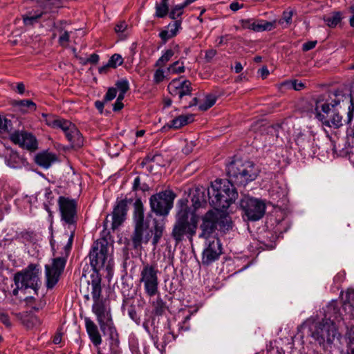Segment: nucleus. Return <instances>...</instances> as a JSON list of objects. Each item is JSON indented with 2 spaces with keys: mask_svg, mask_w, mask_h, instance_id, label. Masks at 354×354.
Segmentation results:
<instances>
[{
  "mask_svg": "<svg viewBox=\"0 0 354 354\" xmlns=\"http://www.w3.org/2000/svg\"><path fill=\"white\" fill-rule=\"evenodd\" d=\"M10 126V121L6 119L2 118L0 116V134L6 133L8 131V127Z\"/></svg>",
  "mask_w": 354,
  "mask_h": 354,
  "instance_id": "obj_49",
  "label": "nucleus"
},
{
  "mask_svg": "<svg viewBox=\"0 0 354 354\" xmlns=\"http://www.w3.org/2000/svg\"><path fill=\"white\" fill-rule=\"evenodd\" d=\"M349 11L352 15L349 19V24L351 27L354 28V5L350 6Z\"/></svg>",
  "mask_w": 354,
  "mask_h": 354,
  "instance_id": "obj_64",
  "label": "nucleus"
},
{
  "mask_svg": "<svg viewBox=\"0 0 354 354\" xmlns=\"http://www.w3.org/2000/svg\"><path fill=\"white\" fill-rule=\"evenodd\" d=\"M346 97L340 91H333L318 95L314 99L315 112L316 118L322 122V117L329 120L337 107L340 106L341 102Z\"/></svg>",
  "mask_w": 354,
  "mask_h": 354,
  "instance_id": "obj_6",
  "label": "nucleus"
},
{
  "mask_svg": "<svg viewBox=\"0 0 354 354\" xmlns=\"http://www.w3.org/2000/svg\"><path fill=\"white\" fill-rule=\"evenodd\" d=\"M259 173L258 167L251 161L235 160L227 165V174L230 180L239 185H245L254 180Z\"/></svg>",
  "mask_w": 354,
  "mask_h": 354,
  "instance_id": "obj_5",
  "label": "nucleus"
},
{
  "mask_svg": "<svg viewBox=\"0 0 354 354\" xmlns=\"http://www.w3.org/2000/svg\"><path fill=\"white\" fill-rule=\"evenodd\" d=\"M169 72L172 73H183L185 72V68L183 62H180V60H177L167 68Z\"/></svg>",
  "mask_w": 354,
  "mask_h": 354,
  "instance_id": "obj_41",
  "label": "nucleus"
},
{
  "mask_svg": "<svg viewBox=\"0 0 354 354\" xmlns=\"http://www.w3.org/2000/svg\"><path fill=\"white\" fill-rule=\"evenodd\" d=\"M93 311L97 315L102 332H113L115 330L112 321L104 315V308L100 303V300L94 301Z\"/></svg>",
  "mask_w": 354,
  "mask_h": 354,
  "instance_id": "obj_20",
  "label": "nucleus"
},
{
  "mask_svg": "<svg viewBox=\"0 0 354 354\" xmlns=\"http://www.w3.org/2000/svg\"><path fill=\"white\" fill-rule=\"evenodd\" d=\"M32 233L29 232H22L19 236L24 241H30L32 239Z\"/></svg>",
  "mask_w": 354,
  "mask_h": 354,
  "instance_id": "obj_60",
  "label": "nucleus"
},
{
  "mask_svg": "<svg viewBox=\"0 0 354 354\" xmlns=\"http://www.w3.org/2000/svg\"><path fill=\"white\" fill-rule=\"evenodd\" d=\"M191 201L194 208L192 212H195L196 209L202 206L203 203H205L204 190L200 188L195 189L192 193Z\"/></svg>",
  "mask_w": 354,
  "mask_h": 354,
  "instance_id": "obj_30",
  "label": "nucleus"
},
{
  "mask_svg": "<svg viewBox=\"0 0 354 354\" xmlns=\"http://www.w3.org/2000/svg\"><path fill=\"white\" fill-rule=\"evenodd\" d=\"M115 86L120 92L127 93L129 89V83L127 79H121L116 82Z\"/></svg>",
  "mask_w": 354,
  "mask_h": 354,
  "instance_id": "obj_45",
  "label": "nucleus"
},
{
  "mask_svg": "<svg viewBox=\"0 0 354 354\" xmlns=\"http://www.w3.org/2000/svg\"><path fill=\"white\" fill-rule=\"evenodd\" d=\"M342 18V12L339 11H334L328 15H324L323 17V20L328 27L333 28L341 22Z\"/></svg>",
  "mask_w": 354,
  "mask_h": 354,
  "instance_id": "obj_29",
  "label": "nucleus"
},
{
  "mask_svg": "<svg viewBox=\"0 0 354 354\" xmlns=\"http://www.w3.org/2000/svg\"><path fill=\"white\" fill-rule=\"evenodd\" d=\"M6 162L8 166L11 168H17L21 164V158L17 152L10 151L9 156L6 158Z\"/></svg>",
  "mask_w": 354,
  "mask_h": 354,
  "instance_id": "obj_36",
  "label": "nucleus"
},
{
  "mask_svg": "<svg viewBox=\"0 0 354 354\" xmlns=\"http://www.w3.org/2000/svg\"><path fill=\"white\" fill-rule=\"evenodd\" d=\"M156 295V298L150 301V304L152 307V314L156 316H160L165 313L167 309V306L166 302L160 297L159 292Z\"/></svg>",
  "mask_w": 354,
  "mask_h": 354,
  "instance_id": "obj_26",
  "label": "nucleus"
},
{
  "mask_svg": "<svg viewBox=\"0 0 354 354\" xmlns=\"http://www.w3.org/2000/svg\"><path fill=\"white\" fill-rule=\"evenodd\" d=\"M198 216L191 212L187 201L180 200L178 203V211L171 236L178 244L187 238L190 242L196 234Z\"/></svg>",
  "mask_w": 354,
  "mask_h": 354,
  "instance_id": "obj_2",
  "label": "nucleus"
},
{
  "mask_svg": "<svg viewBox=\"0 0 354 354\" xmlns=\"http://www.w3.org/2000/svg\"><path fill=\"white\" fill-rule=\"evenodd\" d=\"M186 6L184 3L175 6L169 12L170 18L175 19L183 14V10Z\"/></svg>",
  "mask_w": 354,
  "mask_h": 354,
  "instance_id": "obj_44",
  "label": "nucleus"
},
{
  "mask_svg": "<svg viewBox=\"0 0 354 354\" xmlns=\"http://www.w3.org/2000/svg\"><path fill=\"white\" fill-rule=\"evenodd\" d=\"M165 79V74L162 69H157L153 75V82L156 84H159Z\"/></svg>",
  "mask_w": 354,
  "mask_h": 354,
  "instance_id": "obj_52",
  "label": "nucleus"
},
{
  "mask_svg": "<svg viewBox=\"0 0 354 354\" xmlns=\"http://www.w3.org/2000/svg\"><path fill=\"white\" fill-rule=\"evenodd\" d=\"M12 104L14 106L19 107L22 112H27L28 109H36V104L30 100H14Z\"/></svg>",
  "mask_w": 354,
  "mask_h": 354,
  "instance_id": "obj_34",
  "label": "nucleus"
},
{
  "mask_svg": "<svg viewBox=\"0 0 354 354\" xmlns=\"http://www.w3.org/2000/svg\"><path fill=\"white\" fill-rule=\"evenodd\" d=\"M41 270L39 265L31 263L23 270L17 272L14 281L17 288H31L37 292L41 284Z\"/></svg>",
  "mask_w": 354,
  "mask_h": 354,
  "instance_id": "obj_8",
  "label": "nucleus"
},
{
  "mask_svg": "<svg viewBox=\"0 0 354 354\" xmlns=\"http://www.w3.org/2000/svg\"><path fill=\"white\" fill-rule=\"evenodd\" d=\"M164 230V221L156 218L153 220V227L151 230L149 229L147 223L135 225L134 230L131 236L133 248L134 250H140L142 244H147L151 238L152 234H153L152 244L156 246L162 236Z\"/></svg>",
  "mask_w": 354,
  "mask_h": 354,
  "instance_id": "obj_4",
  "label": "nucleus"
},
{
  "mask_svg": "<svg viewBox=\"0 0 354 354\" xmlns=\"http://www.w3.org/2000/svg\"><path fill=\"white\" fill-rule=\"evenodd\" d=\"M48 1H46L44 3L39 5L41 10H37L34 13L30 12L28 15L24 16V23L26 26H32L38 21V19L43 15L44 13L48 12Z\"/></svg>",
  "mask_w": 354,
  "mask_h": 354,
  "instance_id": "obj_23",
  "label": "nucleus"
},
{
  "mask_svg": "<svg viewBox=\"0 0 354 354\" xmlns=\"http://www.w3.org/2000/svg\"><path fill=\"white\" fill-rule=\"evenodd\" d=\"M133 220L135 225L146 224L144 221V207L140 198L136 200L133 204Z\"/></svg>",
  "mask_w": 354,
  "mask_h": 354,
  "instance_id": "obj_28",
  "label": "nucleus"
},
{
  "mask_svg": "<svg viewBox=\"0 0 354 354\" xmlns=\"http://www.w3.org/2000/svg\"><path fill=\"white\" fill-rule=\"evenodd\" d=\"M218 218L214 210L208 211L202 217V223L200 225L201 232L199 234V238L206 241L216 238L214 234L217 228Z\"/></svg>",
  "mask_w": 354,
  "mask_h": 354,
  "instance_id": "obj_14",
  "label": "nucleus"
},
{
  "mask_svg": "<svg viewBox=\"0 0 354 354\" xmlns=\"http://www.w3.org/2000/svg\"><path fill=\"white\" fill-rule=\"evenodd\" d=\"M216 97L214 95H207L205 97L204 102L198 106V109L201 111H206L212 107L216 103Z\"/></svg>",
  "mask_w": 354,
  "mask_h": 354,
  "instance_id": "obj_40",
  "label": "nucleus"
},
{
  "mask_svg": "<svg viewBox=\"0 0 354 354\" xmlns=\"http://www.w3.org/2000/svg\"><path fill=\"white\" fill-rule=\"evenodd\" d=\"M342 310L345 312L343 316L337 304L332 301L326 307L324 319L322 322H316L315 319L310 317L306 319L298 328L299 331L308 332H336L342 330L346 325L351 331L354 330V290L348 289L343 297Z\"/></svg>",
  "mask_w": 354,
  "mask_h": 354,
  "instance_id": "obj_1",
  "label": "nucleus"
},
{
  "mask_svg": "<svg viewBox=\"0 0 354 354\" xmlns=\"http://www.w3.org/2000/svg\"><path fill=\"white\" fill-rule=\"evenodd\" d=\"M216 55V50L209 49L205 52V58L207 62H210Z\"/></svg>",
  "mask_w": 354,
  "mask_h": 354,
  "instance_id": "obj_59",
  "label": "nucleus"
},
{
  "mask_svg": "<svg viewBox=\"0 0 354 354\" xmlns=\"http://www.w3.org/2000/svg\"><path fill=\"white\" fill-rule=\"evenodd\" d=\"M128 315L130 317V318L135 322H138L140 319L137 314V312L135 310V308L132 306H130L128 309Z\"/></svg>",
  "mask_w": 354,
  "mask_h": 354,
  "instance_id": "obj_55",
  "label": "nucleus"
},
{
  "mask_svg": "<svg viewBox=\"0 0 354 354\" xmlns=\"http://www.w3.org/2000/svg\"><path fill=\"white\" fill-rule=\"evenodd\" d=\"M215 214L218 216L217 227H219L221 231H227L232 227V222L230 217L223 212L215 209Z\"/></svg>",
  "mask_w": 354,
  "mask_h": 354,
  "instance_id": "obj_27",
  "label": "nucleus"
},
{
  "mask_svg": "<svg viewBox=\"0 0 354 354\" xmlns=\"http://www.w3.org/2000/svg\"><path fill=\"white\" fill-rule=\"evenodd\" d=\"M117 95V89L115 88H109L104 97L105 102H109L113 100Z\"/></svg>",
  "mask_w": 354,
  "mask_h": 354,
  "instance_id": "obj_51",
  "label": "nucleus"
},
{
  "mask_svg": "<svg viewBox=\"0 0 354 354\" xmlns=\"http://www.w3.org/2000/svg\"><path fill=\"white\" fill-rule=\"evenodd\" d=\"M151 337L159 350L163 349L169 342L176 338L174 333H152Z\"/></svg>",
  "mask_w": 354,
  "mask_h": 354,
  "instance_id": "obj_24",
  "label": "nucleus"
},
{
  "mask_svg": "<svg viewBox=\"0 0 354 354\" xmlns=\"http://www.w3.org/2000/svg\"><path fill=\"white\" fill-rule=\"evenodd\" d=\"M159 270L156 263H143L140 270V282L148 297H152L158 293Z\"/></svg>",
  "mask_w": 354,
  "mask_h": 354,
  "instance_id": "obj_9",
  "label": "nucleus"
},
{
  "mask_svg": "<svg viewBox=\"0 0 354 354\" xmlns=\"http://www.w3.org/2000/svg\"><path fill=\"white\" fill-rule=\"evenodd\" d=\"M57 203L61 215V220L69 226L73 227L70 236H68V243L64 246L65 252L66 255H68L73 244L75 234V226L77 220V202L73 199H70L64 196H59Z\"/></svg>",
  "mask_w": 354,
  "mask_h": 354,
  "instance_id": "obj_7",
  "label": "nucleus"
},
{
  "mask_svg": "<svg viewBox=\"0 0 354 354\" xmlns=\"http://www.w3.org/2000/svg\"><path fill=\"white\" fill-rule=\"evenodd\" d=\"M127 24L124 21L120 22L115 27V31L119 34L121 37H125L127 35L125 32L127 30Z\"/></svg>",
  "mask_w": 354,
  "mask_h": 354,
  "instance_id": "obj_47",
  "label": "nucleus"
},
{
  "mask_svg": "<svg viewBox=\"0 0 354 354\" xmlns=\"http://www.w3.org/2000/svg\"><path fill=\"white\" fill-rule=\"evenodd\" d=\"M169 0H160L159 3L156 6V16L162 18L165 17L169 11Z\"/></svg>",
  "mask_w": 354,
  "mask_h": 354,
  "instance_id": "obj_38",
  "label": "nucleus"
},
{
  "mask_svg": "<svg viewBox=\"0 0 354 354\" xmlns=\"http://www.w3.org/2000/svg\"><path fill=\"white\" fill-rule=\"evenodd\" d=\"M91 282L88 281H86L84 284H82L80 286V292L84 293V296L86 300L89 299V295L87 291L84 290V286L88 289V286H91V295L94 301L100 300L101 295V278L97 274H92Z\"/></svg>",
  "mask_w": 354,
  "mask_h": 354,
  "instance_id": "obj_21",
  "label": "nucleus"
},
{
  "mask_svg": "<svg viewBox=\"0 0 354 354\" xmlns=\"http://www.w3.org/2000/svg\"><path fill=\"white\" fill-rule=\"evenodd\" d=\"M104 341L108 343L110 349L114 350L119 344L118 333H103Z\"/></svg>",
  "mask_w": 354,
  "mask_h": 354,
  "instance_id": "obj_39",
  "label": "nucleus"
},
{
  "mask_svg": "<svg viewBox=\"0 0 354 354\" xmlns=\"http://www.w3.org/2000/svg\"><path fill=\"white\" fill-rule=\"evenodd\" d=\"M128 200L127 198L117 201L112 213V229H117L126 218Z\"/></svg>",
  "mask_w": 354,
  "mask_h": 354,
  "instance_id": "obj_19",
  "label": "nucleus"
},
{
  "mask_svg": "<svg viewBox=\"0 0 354 354\" xmlns=\"http://www.w3.org/2000/svg\"><path fill=\"white\" fill-rule=\"evenodd\" d=\"M240 205L247 219L251 221L261 219L266 212V204L258 198L245 196Z\"/></svg>",
  "mask_w": 354,
  "mask_h": 354,
  "instance_id": "obj_11",
  "label": "nucleus"
},
{
  "mask_svg": "<svg viewBox=\"0 0 354 354\" xmlns=\"http://www.w3.org/2000/svg\"><path fill=\"white\" fill-rule=\"evenodd\" d=\"M281 85L288 89H294L295 91H300L304 87V83L297 80L286 81L281 83Z\"/></svg>",
  "mask_w": 354,
  "mask_h": 354,
  "instance_id": "obj_42",
  "label": "nucleus"
},
{
  "mask_svg": "<svg viewBox=\"0 0 354 354\" xmlns=\"http://www.w3.org/2000/svg\"><path fill=\"white\" fill-rule=\"evenodd\" d=\"M243 7V4H240L236 1L231 3L230 8L232 11H237Z\"/></svg>",
  "mask_w": 354,
  "mask_h": 354,
  "instance_id": "obj_62",
  "label": "nucleus"
},
{
  "mask_svg": "<svg viewBox=\"0 0 354 354\" xmlns=\"http://www.w3.org/2000/svg\"><path fill=\"white\" fill-rule=\"evenodd\" d=\"M221 253V243L218 238H214L212 240L206 241V247L205 248L202 255V263L205 266L212 264L218 259Z\"/></svg>",
  "mask_w": 354,
  "mask_h": 354,
  "instance_id": "obj_15",
  "label": "nucleus"
},
{
  "mask_svg": "<svg viewBox=\"0 0 354 354\" xmlns=\"http://www.w3.org/2000/svg\"><path fill=\"white\" fill-rule=\"evenodd\" d=\"M295 142L300 150H305L312 145L311 137L304 133H299L297 136Z\"/></svg>",
  "mask_w": 354,
  "mask_h": 354,
  "instance_id": "obj_35",
  "label": "nucleus"
},
{
  "mask_svg": "<svg viewBox=\"0 0 354 354\" xmlns=\"http://www.w3.org/2000/svg\"><path fill=\"white\" fill-rule=\"evenodd\" d=\"M35 162L40 167L48 169L57 160V156L48 151H44L35 156Z\"/></svg>",
  "mask_w": 354,
  "mask_h": 354,
  "instance_id": "obj_22",
  "label": "nucleus"
},
{
  "mask_svg": "<svg viewBox=\"0 0 354 354\" xmlns=\"http://www.w3.org/2000/svg\"><path fill=\"white\" fill-rule=\"evenodd\" d=\"M10 140L16 145L28 150H35L37 148V142L35 137L26 131H15L10 135Z\"/></svg>",
  "mask_w": 354,
  "mask_h": 354,
  "instance_id": "obj_18",
  "label": "nucleus"
},
{
  "mask_svg": "<svg viewBox=\"0 0 354 354\" xmlns=\"http://www.w3.org/2000/svg\"><path fill=\"white\" fill-rule=\"evenodd\" d=\"M317 44V41H309L308 42L304 43L302 45L303 51H308L315 47Z\"/></svg>",
  "mask_w": 354,
  "mask_h": 354,
  "instance_id": "obj_56",
  "label": "nucleus"
},
{
  "mask_svg": "<svg viewBox=\"0 0 354 354\" xmlns=\"http://www.w3.org/2000/svg\"><path fill=\"white\" fill-rule=\"evenodd\" d=\"M66 262V258L57 257L53 259L51 265L45 266L46 283L48 288H53L57 284Z\"/></svg>",
  "mask_w": 354,
  "mask_h": 354,
  "instance_id": "obj_13",
  "label": "nucleus"
},
{
  "mask_svg": "<svg viewBox=\"0 0 354 354\" xmlns=\"http://www.w3.org/2000/svg\"><path fill=\"white\" fill-rule=\"evenodd\" d=\"M89 338L95 346H98L102 342V337L100 333H88Z\"/></svg>",
  "mask_w": 354,
  "mask_h": 354,
  "instance_id": "obj_53",
  "label": "nucleus"
},
{
  "mask_svg": "<svg viewBox=\"0 0 354 354\" xmlns=\"http://www.w3.org/2000/svg\"><path fill=\"white\" fill-rule=\"evenodd\" d=\"M174 194L169 190L160 192L150 197L151 210L157 215L167 216L173 207Z\"/></svg>",
  "mask_w": 354,
  "mask_h": 354,
  "instance_id": "obj_10",
  "label": "nucleus"
},
{
  "mask_svg": "<svg viewBox=\"0 0 354 354\" xmlns=\"http://www.w3.org/2000/svg\"><path fill=\"white\" fill-rule=\"evenodd\" d=\"M12 88L15 89V91L21 95L24 94L25 92V85L23 82H18L15 88H14L12 86Z\"/></svg>",
  "mask_w": 354,
  "mask_h": 354,
  "instance_id": "obj_61",
  "label": "nucleus"
},
{
  "mask_svg": "<svg viewBox=\"0 0 354 354\" xmlns=\"http://www.w3.org/2000/svg\"><path fill=\"white\" fill-rule=\"evenodd\" d=\"M48 124L53 128L62 129L65 134L75 126L70 121L59 118L50 119L48 121Z\"/></svg>",
  "mask_w": 354,
  "mask_h": 354,
  "instance_id": "obj_25",
  "label": "nucleus"
},
{
  "mask_svg": "<svg viewBox=\"0 0 354 354\" xmlns=\"http://www.w3.org/2000/svg\"><path fill=\"white\" fill-rule=\"evenodd\" d=\"M169 93L174 97H178L182 101L186 96L191 95L192 88L189 80L182 79L173 80L167 86Z\"/></svg>",
  "mask_w": 354,
  "mask_h": 354,
  "instance_id": "obj_17",
  "label": "nucleus"
},
{
  "mask_svg": "<svg viewBox=\"0 0 354 354\" xmlns=\"http://www.w3.org/2000/svg\"><path fill=\"white\" fill-rule=\"evenodd\" d=\"M160 37L164 41H167L169 39L173 37V36L170 35V32L169 30H163L160 33Z\"/></svg>",
  "mask_w": 354,
  "mask_h": 354,
  "instance_id": "obj_63",
  "label": "nucleus"
},
{
  "mask_svg": "<svg viewBox=\"0 0 354 354\" xmlns=\"http://www.w3.org/2000/svg\"><path fill=\"white\" fill-rule=\"evenodd\" d=\"M348 339L347 346L348 348L349 354H354V337L351 336V333H349Z\"/></svg>",
  "mask_w": 354,
  "mask_h": 354,
  "instance_id": "obj_57",
  "label": "nucleus"
},
{
  "mask_svg": "<svg viewBox=\"0 0 354 354\" xmlns=\"http://www.w3.org/2000/svg\"><path fill=\"white\" fill-rule=\"evenodd\" d=\"M59 43L62 45H64L69 41V33L67 31H64L59 37Z\"/></svg>",
  "mask_w": 354,
  "mask_h": 354,
  "instance_id": "obj_58",
  "label": "nucleus"
},
{
  "mask_svg": "<svg viewBox=\"0 0 354 354\" xmlns=\"http://www.w3.org/2000/svg\"><path fill=\"white\" fill-rule=\"evenodd\" d=\"M124 59L119 54H113L108 62V66H111V68H115L118 66L123 64Z\"/></svg>",
  "mask_w": 354,
  "mask_h": 354,
  "instance_id": "obj_43",
  "label": "nucleus"
},
{
  "mask_svg": "<svg viewBox=\"0 0 354 354\" xmlns=\"http://www.w3.org/2000/svg\"><path fill=\"white\" fill-rule=\"evenodd\" d=\"M338 108L339 107L336 108L334 113L332 114L333 115L330 118H328L329 120H326V118H324L323 115L320 116L322 117V123L324 125L329 127L330 128L339 129L343 126L344 122H345L347 124L351 122L354 113V104L352 102V100H350V105L348 107L346 120H343L342 116L340 115L339 112Z\"/></svg>",
  "mask_w": 354,
  "mask_h": 354,
  "instance_id": "obj_16",
  "label": "nucleus"
},
{
  "mask_svg": "<svg viewBox=\"0 0 354 354\" xmlns=\"http://www.w3.org/2000/svg\"><path fill=\"white\" fill-rule=\"evenodd\" d=\"M181 22L180 21H175L173 24H169L168 30L170 32V35L174 37L176 35L179 28H180Z\"/></svg>",
  "mask_w": 354,
  "mask_h": 354,
  "instance_id": "obj_48",
  "label": "nucleus"
},
{
  "mask_svg": "<svg viewBox=\"0 0 354 354\" xmlns=\"http://www.w3.org/2000/svg\"><path fill=\"white\" fill-rule=\"evenodd\" d=\"M71 132L75 133V136L72 138H69L68 141L71 143L73 147H81L84 144V138L81 133L75 126L72 129Z\"/></svg>",
  "mask_w": 354,
  "mask_h": 354,
  "instance_id": "obj_37",
  "label": "nucleus"
},
{
  "mask_svg": "<svg viewBox=\"0 0 354 354\" xmlns=\"http://www.w3.org/2000/svg\"><path fill=\"white\" fill-rule=\"evenodd\" d=\"M107 253L108 247L105 240L97 241L94 243L89 253V259L90 263L95 270H100L104 266L106 268L109 266V264L106 265Z\"/></svg>",
  "mask_w": 354,
  "mask_h": 354,
  "instance_id": "obj_12",
  "label": "nucleus"
},
{
  "mask_svg": "<svg viewBox=\"0 0 354 354\" xmlns=\"http://www.w3.org/2000/svg\"><path fill=\"white\" fill-rule=\"evenodd\" d=\"M276 21H267L263 19H255L254 32L270 31L275 28Z\"/></svg>",
  "mask_w": 354,
  "mask_h": 354,
  "instance_id": "obj_32",
  "label": "nucleus"
},
{
  "mask_svg": "<svg viewBox=\"0 0 354 354\" xmlns=\"http://www.w3.org/2000/svg\"><path fill=\"white\" fill-rule=\"evenodd\" d=\"M179 46L176 44L173 48L166 50L162 56L157 60L156 66H163L168 62L174 55L178 52Z\"/></svg>",
  "mask_w": 354,
  "mask_h": 354,
  "instance_id": "obj_31",
  "label": "nucleus"
},
{
  "mask_svg": "<svg viewBox=\"0 0 354 354\" xmlns=\"http://www.w3.org/2000/svg\"><path fill=\"white\" fill-rule=\"evenodd\" d=\"M85 326L87 332H97L96 325L89 318L85 319Z\"/></svg>",
  "mask_w": 354,
  "mask_h": 354,
  "instance_id": "obj_54",
  "label": "nucleus"
},
{
  "mask_svg": "<svg viewBox=\"0 0 354 354\" xmlns=\"http://www.w3.org/2000/svg\"><path fill=\"white\" fill-rule=\"evenodd\" d=\"M241 28L243 29H249L254 31L255 19H241L239 21Z\"/></svg>",
  "mask_w": 354,
  "mask_h": 354,
  "instance_id": "obj_46",
  "label": "nucleus"
},
{
  "mask_svg": "<svg viewBox=\"0 0 354 354\" xmlns=\"http://www.w3.org/2000/svg\"><path fill=\"white\" fill-rule=\"evenodd\" d=\"M193 120V115H181L171 121V124L169 127L174 129H179L188 123L191 122Z\"/></svg>",
  "mask_w": 354,
  "mask_h": 354,
  "instance_id": "obj_33",
  "label": "nucleus"
},
{
  "mask_svg": "<svg viewBox=\"0 0 354 354\" xmlns=\"http://www.w3.org/2000/svg\"><path fill=\"white\" fill-rule=\"evenodd\" d=\"M232 183L230 180H216L212 183L207 194L214 209H227L237 198L238 193Z\"/></svg>",
  "mask_w": 354,
  "mask_h": 354,
  "instance_id": "obj_3",
  "label": "nucleus"
},
{
  "mask_svg": "<svg viewBox=\"0 0 354 354\" xmlns=\"http://www.w3.org/2000/svg\"><path fill=\"white\" fill-rule=\"evenodd\" d=\"M293 12L292 10H286L283 12L282 18L279 21V24H283L286 22L287 25L290 24L292 21Z\"/></svg>",
  "mask_w": 354,
  "mask_h": 354,
  "instance_id": "obj_50",
  "label": "nucleus"
}]
</instances>
